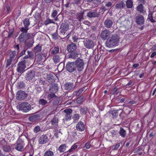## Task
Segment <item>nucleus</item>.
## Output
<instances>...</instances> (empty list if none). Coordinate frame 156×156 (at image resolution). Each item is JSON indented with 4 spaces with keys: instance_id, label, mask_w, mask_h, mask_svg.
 Returning <instances> with one entry per match:
<instances>
[{
    "instance_id": "obj_1",
    "label": "nucleus",
    "mask_w": 156,
    "mask_h": 156,
    "mask_svg": "<svg viewBox=\"0 0 156 156\" xmlns=\"http://www.w3.org/2000/svg\"><path fill=\"white\" fill-rule=\"evenodd\" d=\"M119 39L118 35L116 34L111 36L106 41L105 45L107 47L112 48L118 44Z\"/></svg>"
},
{
    "instance_id": "obj_2",
    "label": "nucleus",
    "mask_w": 156,
    "mask_h": 156,
    "mask_svg": "<svg viewBox=\"0 0 156 156\" xmlns=\"http://www.w3.org/2000/svg\"><path fill=\"white\" fill-rule=\"evenodd\" d=\"M69 28V26L67 23L64 22L62 23L60 27V35L61 38L63 39L65 37L68 38L69 37V34L66 33Z\"/></svg>"
},
{
    "instance_id": "obj_3",
    "label": "nucleus",
    "mask_w": 156,
    "mask_h": 156,
    "mask_svg": "<svg viewBox=\"0 0 156 156\" xmlns=\"http://www.w3.org/2000/svg\"><path fill=\"white\" fill-rule=\"evenodd\" d=\"M20 30L22 33L20 35L18 39L21 42H25L30 37V34L27 33L28 30L24 29L23 27L20 28Z\"/></svg>"
},
{
    "instance_id": "obj_4",
    "label": "nucleus",
    "mask_w": 156,
    "mask_h": 156,
    "mask_svg": "<svg viewBox=\"0 0 156 156\" xmlns=\"http://www.w3.org/2000/svg\"><path fill=\"white\" fill-rule=\"evenodd\" d=\"M26 137V136L24 135H21L19 137L15 146V149L17 151H23L24 145L23 140Z\"/></svg>"
},
{
    "instance_id": "obj_5",
    "label": "nucleus",
    "mask_w": 156,
    "mask_h": 156,
    "mask_svg": "<svg viewBox=\"0 0 156 156\" xmlns=\"http://www.w3.org/2000/svg\"><path fill=\"white\" fill-rule=\"evenodd\" d=\"M31 105L28 103L24 102L19 104L17 106V108L23 112H27L31 110Z\"/></svg>"
},
{
    "instance_id": "obj_6",
    "label": "nucleus",
    "mask_w": 156,
    "mask_h": 156,
    "mask_svg": "<svg viewBox=\"0 0 156 156\" xmlns=\"http://www.w3.org/2000/svg\"><path fill=\"white\" fill-rule=\"evenodd\" d=\"M76 69L78 71H82L84 69V63L83 60L80 58L77 59L75 63Z\"/></svg>"
},
{
    "instance_id": "obj_7",
    "label": "nucleus",
    "mask_w": 156,
    "mask_h": 156,
    "mask_svg": "<svg viewBox=\"0 0 156 156\" xmlns=\"http://www.w3.org/2000/svg\"><path fill=\"white\" fill-rule=\"evenodd\" d=\"M26 67L25 60L19 62L17 66L16 70L17 72L22 74L25 71Z\"/></svg>"
},
{
    "instance_id": "obj_8",
    "label": "nucleus",
    "mask_w": 156,
    "mask_h": 156,
    "mask_svg": "<svg viewBox=\"0 0 156 156\" xmlns=\"http://www.w3.org/2000/svg\"><path fill=\"white\" fill-rule=\"evenodd\" d=\"M111 34L110 30L105 29L101 31L100 36L102 40H107L111 36Z\"/></svg>"
},
{
    "instance_id": "obj_9",
    "label": "nucleus",
    "mask_w": 156,
    "mask_h": 156,
    "mask_svg": "<svg viewBox=\"0 0 156 156\" xmlns=\"http://www.w3.org/2000/svg\"><path fill=\"white\" fill-rule=\"evenodd\" d=\"M83 42L84 46L88 49H92L95 45L94 42L90 39H85L83 41Z\"/></svg>"
},
{
    "instance_id": "obj_10",
    "label": "nucleus",
    "mask_w": 156,
    "mask_h": 156,
    "mask_svg": "<svg viewBox=\"0 0 156 156\" xmlns=\"http://www.w3.org/2000/svg\"><path fill=\"white\" fill-rule=\"evenodd\" d=\"M27 94L23 91L20 90L18 91L16 94V98L19 100L24 99L27 96Z\"/></svg>"
},
{
    "instance_id": "obj_11",
    "label": "nucleus",
    "mask_w": 156,
    "mask_h": 156,
    "mask_svg": "<svg viewBox=\"0 0 156 156\" xmlns=\"http://www.w3.org/2000/svg\"><path fill=\"white\" fill-rule=\"evenodd\" d=\"M35 72L34 70H32L28 71L25 76L26 80H31L34 77Z\"/></svg>"
},
{
    "instance_id": "obj_12",
    "label": "nucleus",
    "mask_w": 156,
    "mask_h": 156,
    "mask_svg": "<svg viewBox=\"0 0 156 156\" xmlns=\"http://www.w3.org/2000/svg\"><path fill=\"white\" fill-rule=\"evenodd\" d=\"M66 69L69 72H73L76 69L75 64L73 62H68L66 65Z\"/></svg>"
},
{
    "instance_id": "obj_13",
    "label": "nucleus",
    "mask_w": 156,
    "mask_h": 156,
    "mask_svg": "<svg viewBox=\"0 0 156 156\" xmlns=\"http://www.w3.org/2000/svg\"><path fill=\"white\" fill-rule=\"evenodd\" d=\"M64 112L66 113L65 117L63 119L64 121L70 120L71 117V114L72 112V110L71 109H66L64 111Z\"/></svg>"
},
{
    "instance_id": "obj_14",
    "label": "nucleus",
    "mask_w": 156,
    "mask_h": 156,
    "mask_svg": "<svg viewBox=\"0 0 156 156\" xmlns=\"http://www.w3.org/2000/svg\"><path fill=\"white\" fill-rule=\"evenodd\" d=\"M48 140V137L46 135L43 134L40 136L38 140V144H43L47 143Z\"/></svg>"
},
{
    "instance_id": "obj_15",
    "label": "nucleus",
    "mask_w": 156,
    "mask_h": 156,
    "mask_svg": "<svg viewBox=\"0 0 156 156\" xmlns=\"http://www.w3.org/2000/svg\"><path fill=\"white\" fill-rule=\"evenodd\" d=\"M135 19L136 23L139 25H142L144 23V18L141 15H138L136 17Z\"/></svg>"
},
{
    "instance_id": "obj_16",
    "label": "nucleus",
    "mask_w": 156,
    "mask_h": 156,
    "mask_svg": "<svg viewBox=\"0 0 156 156\" xmlns=\"http://www.w3.org/2000/svg\"><path fill=\"white\" fill-rule=\"evenodd\" d=\"M99 15V13L97 12L96 10L91 11L88 12L87 14V16L90 18L97 17Z\"/></svg>"
},
{
    "instance_id": "obj_17",
    "label": "nucleus",
    "mask_w": 156,
    "mask_h": 156,
    "mask_svg": "<svg viewBox=\"0 0 156 156\" xmlns=\"http://www.w3.org/2000/svg\"><path fill=\"white\" fill-rule=\"evenodd\" d=\"M104 24L105 27L109 28H111L112 27L113 24V22L111 19L108 18L105 20Z\"/></svg>"
},
{
    "instance_id": "obj_18",
    "label": "nucleus",
    "mask_w": 156,
    "mask_h": 156,
    "mask_svg": "<svg viewBox=\"0 0 156 156\" xmlns=\"http://www.w3.org/2000/svg\"><path fill=\"white\" fill-rule=\"evenodd\" d=\"M77 47L76 44L72 43L67 45V49L69 52H73L76 49Z\"/></svg>"
},
{
    "instance_id": "obj_19",
    "label": "nucleus",
    "mask_w": 156,
    "mask_h": 156,
    "mask_svg": "<svg viewBox=\"0 0 156 156\" xmlns=\"http://www.w3.org/2000/svg\"><path fill=\"white\" fill-rule=\"evenodd\" d=\"M49 90L51 93H55L58 90V84L57 83L52 84L50 87Z\"/></svg>"
},
{
    "instance_id": "obj_20",
    "label": "nucleus",
    "mask_w": 156,
    "mask_h": 156,
    "mask_svg": "<svg viewBox=\"0 0 156 156\" xmlns=\"http://www.w3.org/2000/svg\"><path fill=\"white\" fill-rule=\"evenodd\" d=\"M76 129L79 131H82L84 130L85 126L83 123L82 122L78 123L76 126Z\"/></svg>"
},
{
    "instance_id": "obj_21",
    "label": "nucleus",
    "mask_w": 156,
    "mask_h": 156,
    "mask_svg": "<svg viewBox=\"0 0 156 156\" xmlns=\"http://www.w3.org/2000/svg\"><path fill=\"white\" fill-rule=\"evenodd\" d=\"M16 51H11L9 55V59L14 61L16 58Z\"/></svg>"
},
{
    "instance_id": "obj_22",
    "label": "nucleus",
    "mask_w": 156,
    "mask_h": 156,
    "mask_svg": "<svg viewBox=\"0 0 156 156\" xmlns=\"http://www.w3.org/2000/svg\"><path fill=\"white\" fill-rule=\"evenodd\" d=\"M64 87L67 90H69L73 89L74 87L73 83H67L64 85Z\"/></svg>"
},
{
    "instance_id": "obj_23",
    "label": "nucleus",
    "mask_w": 156,
    "mask_h": 156,
    "mask_svg": "<svg viewBox=\"0 0 156 156\" xmlns=\"http://www.w3.org/2000/svg\"><path fill=\"white\" fill-rule=\"evenodd\" d=\"M62 58L61 56L55 55L53 56L52 59L55 64L59 63L61 60Z\"/></svg>"
},
{
    "instance_id": "obj_24",
    "label": "nucleus",
    "mask_w": 156,
    "mask_h": 156,
    "mask_svg": "<svg viewBox=\"0 0 156 156\" xmlns=\"http://www.w3.org/2000/svg\"><path fill=\"white\" fill-rule=\"evenodd\" d=\"M23 23L24 26V29H27L28 30L29 29L28 26L30 24L29 19L28 18H25L23 21Z\"/></svg>"
},
{
    "instance_id": "obj_25",
    "label": "nucleus",
    "mask_w": 156,
    "mask_h": 156,
    "mask_svg": "<svg viewBox=\"0 0 156 156\" xmlns=\"http://www.w3.org/2000/svg\"><path fill=\"white\" fill-rule=\"evenodd\" d=\"M59 10L58 9H54L52 12L51 14V17L55 19V20H58V18L57 16Z\"/></svg>"
},
{
    "instance_id": "obj_26",
    "label": "nucleus",
    "mask_w": 156,
    "mask_h": 156,
    "mask_svg": "<svg viewBox=\"0 0 156 156\" xmlns=\"http://www.w3.org/2000/svg\"><path fill=\"white\" fill-rule=\"evenodd\" d=\"M84 12H80L77 13L76 15V19L78 20L80 22L84 19L83 14Z\"/></svg>"
},
{
    "instance_id": "obj_27",
    "label": "nucleus",
    "mask_w": 156,
    "mask_h": 156,
    "mask_svg": "<svg viewBox=\"0 0 156 156\" xmlns=\"http://www.w3.org/2000/svg\"><path fill=\"white\" fill-rule=\"evenodd\" d=\"M40 117V115L37 114L30 116L28 119L30 121L33 122L38 119Z\"/></svg>"
},
{
    "instance_id": "obj_28",
    "label": "nucleus",
    "mask_w": 156,
    "mask_h": 156,
    "mask_svg": "<svg viewBox=\"0 0 156 156\" xmlns=\"http://www.w3.org/2000/svg\"><path fill=\"white\" fill-rule=\"evenodd\" d=\"M41 50L42 45L40 44H38L34 47V51L35 54H38L41 51Z\"/></svg>"
},
{
    "instance_id": "obj_29",
    "label": "nucleus",
    "mask_w": 156,
    "mask_h": 156,
    "mask_svg": "<svg viewBox=\"0 0 156 156\" xmlns=\"http://www.w3.org/2000/svg\"><path fill=\"white\" fill-rule=\"evenodd\" d=\"M125 4L123 2H118L115 5V8L117 9L123 8L125 7Z\"/></svg>"
},
{
    "instance_id": "obj_30",
    "label": "nucleus",
    "mask_w": 156,
    "mask_h": 156,
    "mask_svg": "<svg viewBox=\"0 0 156 156\" xmlns=\"http://www.w3.org/2000/svg\"><path fill=\"white\" fill-rule=\"evenodd\" d=\"M34 42L33 40H30L28 42L25 43V46L24 47L27 49L31 48L33 45Z\"/></svg>"
},
{
    "instance_id": "obj_31",
    "label": "nucleus",
    "mask_w": 156,
    "mask_h": 156,
    "mask_svg": "<svg viewBox=\"0 0 156 156\" xmlns=\"http://www.w3.org/2000/svg\"><path fill=\"white\" fill-rule=\"evenodd\" d=\"M3 150L5 152H8L11 151V147L9 145H5L2 147Z\"/></svg>"
},
{
    "instance_id": "obj_32",
    "label": "nucleus",
    "mask_w": 156,
    "mask_h": 156,
    "mask_svg": "<svg viewBox=\"0 0 156 156\" xmlns=\"http://www.w3.org/2000/svg\"><path fill=\"white\" fill-rule=\"evenodd\" d=\"M119 133L120 135L122 137L124 138L126 136V131L122 127H120Z\"/></svg>"
},
{
    "instance_id": "obj_33",
    "label": "nucleus",
    "mask_w": 156,
    "mask_h": 156,
    "mask_svg": "<svg viewBox=\"0 0 156 156\" xmlns=\"http://www.w3.org/2000/svg\"><path fill=\"white\" fill-rule=\"evenodd\" d=\"M58 119L56 117H54L51 121V122L52 126L56 127L58 125Z\"/></svg>"
},
{
    "instance_id": "obj_34",
    "label": "nucleus",
    "mask_w": 156,
    "mask_h": 156,
    "mask_svg": "<svg viewBox=\"0 0 156 156\" xmlns=\"http://www.w3.org/2000/svg\"><path fill=\"white\" fill-rule=\"evenodd\" d=\"M70 52V53L68 55L69 58L75 59L77 57L78 55V53L77 52L73 51Z\"/></svg>"
},
{
    "instance_id": "obj_35",
    "label": "nucleus",
    "mask_w": 156,
    "mask_h": 156,
    "mask_svg": "<svg viewBox=\"0 0 156 156\" xmlns=\"http://www.w3.org/2000/svg\"><path fill=\"white\" fill-rule=\"evenodd\" d=\"M66 147V144H63L61 145L58 149V150L61 153L65 151Z\"/></svg>"
},
{
    "instance_id": "obj_36",
    "label": "nucleus",
    "mask_w": 156,
    "mask_h": 156,
    "mask_svg": "<svg viewBox=\"0 0 156 156\" xmlns=\"http://www.w3.org/2000/svg\"><path fill=\"white\" fill-rule=\"evenodd\" d=\"M110 112L112 116V117L115 118L117 117L118 115V110H111Z\"/></svg>"
},
{
    "instance_id": "obj_37",
    "label": "nucleus",
    "mask_w": 156,
    "mask_h": 156,
    "mask_svg": "<svg viewBox=\"0 0 156 156\" xmlns=\"http://www.w3.org/2000/svg\"><path fill=\"white\" fill-rule=\"evenodd\" d=\"M59 51V48L58 47H55L51 51V53L52 54H55L58 53Z\"/></svg>"
},
{
    "instance_id": "obj_38",
    "label": "nucleus",
    "mask_w": 156,
    "mask_h": 156,
    "mask_svg": "<svg viewBox=\"0 0 156 156\" xmlns=\"http://www.w3.org/2000/svg\"><path fill=\"white\" fill-rule=\"evenodd\" d=\"M126 5L128 8H131L133 6V2L132 0H127Z\"/></svg>"
},
{
    "instance_id": "obj_39",
    "label": "nucleus",
    "mask_w": 156,
    "mask_h": 156,
    "mask_svg": "<svg viewBox=\"0 0 156 156\" xmlns=\"http://www.w3.org/2000/svg\"><path fill=\"white\" fill-rule=\"evenodd\" d=\"M42 56H43L44 58V61L45 60L48 58L47 52H44L43 51V52L41 53L40 55H39L40 58L39 59V60L40 61H42Z\"/></svg>"
},
{
    "instance_id": "obj_40",
    "label": "nucleus",
    "mask_w": 156,
    "mask_h": 156,
    "mask_svg": "<svg viewBox=\"0 0 156 156\" xmlns=\"http://www.w3.org/2000/svg\"><path fill=\"white\" fill-rule=\"evenodd\" d=\"M80 110L81 114H86L87 112V108L86 107L80 108Z\"/></svg>"
},
{
    "instance_id": "obj_41",
    "label": "nucleus",
    "mask_w": 156,
    "mask_h": 156,
    "mask_svg": "<svg viewBox=\"0 0 156 156\" xmlns=\"http://www.w3.org/2000/svg\"><path fill=\"white\" fill-rule=\"evenodd\" d=\"M44 156H54V153L50 150H47L44 153Z\"/></svg>"
},
{
    "instance_id": "obj_42",
    "label": "nucleus",
    "mask_w": 156,
    "mask_h": 156,
    "mask_svg": "<svg viewBox=\"0 0 156 156\" xmlns=\"http://www.w3.org/2000/svg\"><path fill=\"white\" fill-rule=\"evenodd\" d=\"M13 61L11 60L7 59L6 60V64L5 66V68H7L8 69H9L10 68V66L12 63Z\"/></svg>"
},
{
    "instance_id": "obj_43",
    "label": "nucleus",
    "mask_w": 156,
    "mask_h": 156,
    "mask_svg": "<svg viewBox=\"0 0 156 156\" xmlns=\"http://www.w3.org/2000/svg\"><path fill=\"white\" fill-rule=\"evenodd\" d=\"M137 10L140 13H142L144 11V6L142 4H140L136 7Z\"/></svg>"
},
{
    "instance_id": "obj_44",
    "label": "nucleus",
    "mask_w": 156,
    "mask_h": 156,
    "mask_svg": "<svg viewBox=\"0 0 156 156\" xmlns=\"http://www.w3.org/2000/svg\"><path fill=\"white\" fill-rule=\"evenodd\" d=\"M39 103L40 105L44 106L47 104L48 102L44 99H41L39 101Z\"/></svg>"
},
{
    "instance_id": "obj_45",
    "label": "nucleus",
    "mask_w": 156,
    "mask_h": 156,
    "mask_svg": "<svg viewBox=\"0 0 156 156\" xmlns=\"http://www.w3.org/2000/svg\"><path fill=\"white\" fill-rule=\"evenodd\" d=\"M51 23H55V22L52 20L49 19H47L44 22V23L46 25Z\"/></svg>"
},
{
    "instance_id": "obj_46",
    "label": "nucleus",
    "mask_w": 156,
    "mask_h": 156,
    "mask_svg": "<svg viewBox=\"0 0 156 156\" xmlns=\"http://www.w3.org/2000/svg\"><path fill=\"white\" fill-rule=\"evenodd\" d=\"M83 97L81 96L78 98L76 100V103L78 104H82L83 102Z\"/></svg>"
},
{
    "instance_id": "obj_47",
    "label": "nucleus",
    "mask_w": 156,
    "mask_h": 156,
    "mask_svg": "<svg viewBox=\"0 0 156 156\" xmlns=\"http://www.w3.org/2000/svg\"><path fill=\"white\" fill-rule=\"evenodd\" d=\"M60 99L59 98L56 97V98L54 99L53 101V104L54 105H57L59 103Z\"/></svg>"
},
{
    "instance_id": "obj_48",
    "label": "nucleus",
    "mask_w": 156,
    "mask_h": 156,
    "mask_svg": "<svg viewBox=\"0 0 156 156\" xmlns=\"http://www.w3.org/2000/svg\"><path fill=\"white\" fill-rule=\"evenodd\" d=\"M84 90L83 88H81L78 91L74 92V95H75L77 96H78L80 95V94L83 92Z\"/></svg>"
},
{
    "instance_id": "obj_49",
    "label": "nucleus",
    "mask_w": 156,
    "mask_h": 156,
    "mask_svg": "<svg viewBox=\"0 0 156 156\" xmlns=\"http://www.w3.org/2000/svg\"><path fill=\"white\" fill-rule=\"evenodd\" d=\"M28 56L30 59H33L34 58V53L31 51H27Z\"/></svg>"
},
{
    "instance_id": "obj_50",
    "label": "nucleus",
    "mask_w": 156,
    "mask_h": 156,
    "mask_svg": "<svg viewBox=\"0 0 156 156\" xmlns=\"http://www.w3.org/2000/svg\"><path fill=\"white\" fill-rule=\"evenodd\" d=\"M57 97L55 95V93H51L50 94H49L48 95V98L49 100L54 98H56Z\"/></svg>"
},
{
    "instance_id": "obj_51",
    "label": "nucleus",
    "mask_w": 156,
    "mask_h": 156,
    "mask_svg": "<svg viewBox=\"0 0 156 156\" xmlns=\"http://www.w3.org/2000/svg\"><path fill=\"white\" fill-rule=\"evenodd\" d=\"M105 6L108 8H111L112 7V3L113 2H105Z\"/></svg>"
},
{
    "instance_id": "obj_52",
    "label": "nucleus",
    "mask_w": 156,
    "mask_h": 156,
    "mask_svg": "<svg viewBox=\"0 0 156 156\" xmlns=\"http://www.w3.org/2000/svg\"><path fill=\"white\" fill-rule=\"evenodd\" d=\"M18 87L20 89L24 87L25 84L23 82H21L18 84Z\"/></svg>"
},
{
    "instance_id": "obj_53",
    "label": "nucleus",
    "mask_w": 156,
    "mask_h": 156,
    "mask_svg": "<svg viewBox=\"0 0 156 156\" xmlns=\"http://www.w3.org/2000/svg\"><path fill=\"white\" fill-rule=\"evenodd\" d=\"M77 146L75 144H73L71 147V148L69 150V152H71L75 150L77 148Z\"/></svg>"
},
{
    "instance_id": "obj_54",
    "label": "nucleus",
    "mask_w": 156,
    "mask_h": 156,
    "mask_svg": "<svg viewBox=\"0 0 156 156\" xmlns=\"http://www.w3.org/2000/svg\"><path fill=\"white\" fill-rule=\"evenodd\" d=\"M118 88L116 87H115L111 91V94H115L116 95L118 93V92H116L117 91Z\"/></svg>"
},
{
    "instance_id": "obj_55",
    "label": "nucleus",
    "mask_w": 156,
    "mask_h": 156,
    "mask_svg": "<svg viewBox=\"0 0 156 156\" xmlns=\"http://www.w3.org/2000/svg\"><path fill=\"white\" fill-rule=\"evenodd\" d=\"M79 117H80V116H79V114H74V115L73 116V118L74 120L75 121H76V120H78L79 119Z\"/></svg>"
},
{
    "instance_id": "obj_56",
    "label": "nucleus",
    "mask_w": 156,
    "mask_h": 156,
    "mask_svg": "<svg viewBox=\"0 0 156 156\" xmlns=\"http://www.w3.org/2000/svg\"><path fill=\"white\" fill-rule=\"evenodd\" d=\"M40 130V127L39 126H37L35 127L34 129V131L36 133H37Z\"/></svg>"
},
{
    "instance_id": "obj_57",
    "label": "nucleus",
    "mask_w": 156,
    "mask_h": 156,
    "mask_svg": "<svg viewBox=\"0 0 156 156\" xmlns=\"http://www.w3.org/2000/svg\"><path fill=\"white\" fill-rule=\"evenodd\" d=\"M41 90V88L40 86H37L36 88V93L37 94H39L40 93Z\"/></svg>"
},
{
    "instance_id": "obj_58",
    "label": "nucleus",
    "mask_w": 156,
    "mask_h": 156,
    "mask_svg": "<svg viewBox=\"0 0 156 156\" xmlns=\"http://www.w3.org/2000/svg\"><path fill=\"white\" fill-rule=\"evenodd\" d=\"M110 133L112 137H115L117 133V132L114 130H112Z\"/></svg>"
},
{
    "instance_id": "obj_59",
    "label": "nucleus",
    "mask_w": 156,
    "mask_h": 156,
    "mask_svg": "<svg viewBox=\"0 0 156 156\" xmlns=\"http://www.w3.org/2000/svg\"><path fill=\"white\" fill-rule=\"evenodd\" d=\"M27 49L24 47L23 50L20 53V56L18 58L24 55Z\"/></svg>"
},
{
    "instance_id": "obj_60",
    "label": "nucleus",
    "mask_w": 156,
    "mask_h": 156,
    "mask_svg": "<svg viewBox=\"0 0 156 156\" xmlns=\"http://www.w3.org/2000/svg\"><path fill=\"white\" fill-rule=\"evenodd\" d=\"M20 45L19 44H17L16 45H15L13 48L15 49L16 50V51L17 52V53H19L20 51V47H19Z\"/></svg>"
},
{
    "instance_id": "obj_61",
    "label": "nucleus",
    "mask_w": 156,
    "mask_h": 156,
    "mask_svg": "<svg viewBox=\"0 0 156 156\" xmlns=\"http://www.w3.org/2000/svg\"><path fill=\"white\" fill-rule=\"evenodd\" d=\"M5 8L6 10L7 13H9L11 12L10 8L8 5H6Z\"/></svg>"
},
{
    "instance_id": "obj_62",
    "label": "nucleus",
    "mask_w": 156,
    "mask_h": 156,
    "mask_svg": "<svg viewBox=\"0 0 156 156\" xmlns=\"http://www.w3.org/2000/svg\"><path fill=\"white\" fill-rule=\"evenodd\" d=\"M134 83L133 81L130 80L129 82L126 85V87H130L133 85Z\"/></svg>"
},
{
    "instance_id": "obj_63",
    "label": "nucleus",
    "mask_w": 156,
    "mask_h": 156,
    "mask_svg": "<svg viewBox=\"0 0 156 156\" xmlns=\"http://www.w3.org/2000/svg\"><path fill=\"white\" fill-rule=\"evenodd\" d=\"M39 82L42 85H44L46 83L44 80H43L42 79H40L39 80Z\"/></svg>"
},
{
    "instance_id": "obj_64",
    "label": "nucleus",
    "mask_w": 156,
    "mask_h": 156,
    "mask_svg": "<svg viewBox=\"0 0 156 156\" xmlns=\"http://www.w3.org/2000/svg\"><path fill=\"white\" fill-rule=\"evenodd\" d=\"M52 38L54 39H56L57 38L58 33L57 30L55 33H52L51 34Z\"/></svg>"
}]
</instances>
